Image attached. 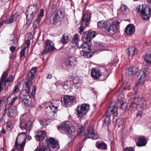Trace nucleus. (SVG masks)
Instances as JSON below:
<instances>
[{"label":"nucleus","mask_w":151,"mask_h":151,"mask_svg":"<svg viewBox=\"0 0 151 151\" xmlns=\"http://www.w3.org/2000/svg\"><path fill=\"white\" fill-rule=\"evenodd\" d=\"M95 36V33L94 32H91L88 33L85 32L83 34L82 37L83 40L86 43L87 42H89L91 40L92 38H93Z\"/></svg>","instance_id":"15"},{"label":"nucleus","mask_w":151,"mask_h":151,"mask_svg":"<svg viewBox=\"0 0 151 151\" xmlns=\"http://www.w3.org/2000/svg\"><path fill=\"white\" fill-rule=\"evenodd\" d=\"M17 99V96H15V97L13 98L11 100V102L9 103V105H10V106H12L13 105L15 101Z\"/></svg>","instance_id":"48"},{"label":"nucleus","mask_w":151,"mask_h":151,"mask_svg":"<svg viewBox=\"0 0 151 151\" xmlns=\"http://www.w3.org/2000/svg\"><path fill=\"white\" fill-rule=\"evenodd\" d=\"M30 99L27 98H23L22 103L24 105H28L31 103L30 100H29Z\"/></svg>","instance_id":"41"},{"label":"nucleus","mask_w":151,"mask_h":151,"mask_svg":"<svg viewBox=\"0 0 151 151\" xmlns=\"http://www.w3.org/2000/svg\"><path fill=\"white\" fill-rule=\"evenodd\" d=\"M86 136L88 138H90L94 139H96L98 137L97 134L95 133L93 126L88 128Z\"/></svg>","instance_id":"12"},{"label":"nucleus","mask_w":151,"mask_h":151,"mask_svg":"<svg viewBox=\"0 0 151 151\" xmlns=\"http://www.w3.org/2000/svg\"><path fill=\"white\" fill-rule=\"evenodd\" d=\"M1 133L4 134H5L6 133V130L5 129H2V130H1Z\"/></svg>","instance_id":"59"},{"label":"nucleus","mask_w":151,"mask_h":151,"mask_svg":"<svg viewBox=\"0 0 151 151\" xmlns=\"http://www.w3.org/2000/svg\"><path fill=\"white\" fill-rule=\"evenodd\" d=\"M109 75V73L107 70L104 71L102 74H101L100 78L101 80L104 81L105 80Z\"/></svg>","instance_id":"33"},{"label":"nucleus","mask_w":151,"mask_h":151,"mask_svg":"<svg viewBox=\"0 0 151 151\" xmlns=\"http://www.w3.org/2000/svg\"><path fill=\"white\" fill-rule=\"evenodd\" d=\"M26 138L27 135L25 132H22L19 134L15 143V149L12 151H23Z\"/></svg>","instance_id":"3"},{"label":"nucleus","mask_w":151,"mask_h":151,"mask_svg":"<svg viewBox=\"0 0 151 151\" xmlns=\"http://www.w3.org/2000/svg\"><path fill=\"white\" fill-rule=\"evenodd\" d=\"M8 76V73L6 71L2 74L0 79V81L3 82V81H6L8 80L7 77Z\"/></svg>","instance_id":"36"},{"label":"nucleus","mask_w":151,"mask_h":151,"mask_svg":"<svg viewBox=\"0 0 151 151\" xmlns=\"http://www.w3.org/2000/svg\"><path fill=\"white\" fill-rule=\"evenodd\" d=\"M138 68L135 67H130L127 69L126 73L127 76H132L134 74L139 77V82L140 83L143 84L146 80V76L149 74V72L146 68H144L142 70L138 72Z\"/></svg>","instance_id":"1"},{"label":"nucleus","mask_w":151,"mask_h":151,"mask_svg":"<svg viewBox=\"0 0 151 151\" xmlns=\"http://www.w3.org/2000/svg\"><path fill=\"white\" fill-rule=\"evenodd\" d=\"M138 142L137 145L139 147L145 146L147 144V141L144 137H140L138 139Z\"/></svg>","instance_id":"27"},{"label":"nucleus","mask_w":151,"mask_h":151,"mask_svg":"<svg viewBox=\"0 0 151 151\" xmlns=\"http://www.w3.org/2000/svg\"><path fill=\"white\" fill-rule=\"evenodd\" d=\"M4 102V98H2L0 99V106H1L3 104Z\"/></svg>","instance_id":"55"},{"label":"nucleus","mask_w":151,"mask_h":151,"mask_svg":"<svg viewBox=\"0 0 151 151\" xmlns=\"http://www.w3.org/2000/svg\"><path fill=\"white\" fill-rule=\"evenodd\" d=\"M135 31L134 27L132 24H129L125 28V32L127 35H130L133 33Z\"/></svg>","instance_id":"22"},{"label":"nucleus","mask_w":151,"mask_h":151,"mask_svg":"<svg viewBox=\"0 0 151 151\" xmlns=\"http://www.w3.org/2000/svg\"><path fill=\"white\" fill-rule=\"evenodd\" d=\"M136 106V104L134 102H132L131 103V105H130L129 106L130 107H131L132 108H133L134 107Z\"/></svg>","instance_id":"53"},{"label":"nucleus","mask_w":151,"mask_h":151,"mask_svg":"<svg viewBox=\"0 0 151 151\" xmlns=\"http://www.w3.org/2000/svg\"><path fill=\"white\" fill-rule=\"evenodd\" d=\"M3 82L0 81V93H1V91L3 90V88L2 87Z\"/></svg>","instance_id":"52"},{"label":"nucleus","mask_w":151,"mask_h":151,"mask_svg":"<svg viewBox=\"0 0 151 151\" xmlns=\"http://www.w3.org/2000/svg\"><path fill=\"white\" fill-rule=\"evenodd\" d=\"M33 79H30L27 77V81L25 83L26 86V88L29 89V87L30 86L32 83V81Z\"/></svg>","instance_id":"38"},{"label":"nucleus","mask_w":151,"mask_h":151,"mask_svg":"<svg viewBox=\"0 0 151 151\" xmlns=\"http://www.w3.org/2000/svg\"><path fill=\"white\" fill-rule=\"evenodd\" d=\"M108 110V111L106 112L105 115L104 116V117H108L110 118L111 115L110 112L112 114L113 116H114L116 117L117 115V109L115 106L111 105L109 108Z\"/></svg>","instance_id":"14"},{"label":"nucleus","mask_w":151,"mask_h":151,"mask_svg":"<svg viewBox=\"0 0 151 151\" xmlns=\"http://www.w3.org/2000/svg\"><path fill=\"white\" fill-rule=\"evenodd\" d=\"M18 15L16 14H14L12 16L11 18L9 19H7L5 21L6 24H9L13 23L14 21L17 20V18Z\"/></svg>","instance_id":"31"},{"label":"nucleus","mask_w":151,"mask_h":151,"mask_svg":"<svg viewBox=\"0 0 151 151\" xmlns=\"http://www.w3.org/2000/svg\"><path fill=\"white\" fill-rule=\"evenodd\" d=\"M0 151H4V150L3 148H0Z\"/></svg>","instance_id":"63"},{"label":"nucleus","mask_w":151,"mask_h":151,"mask_svg":"<svg viewBox=\"0 0 151 151\" xmlns=\"http://www.w3.org/2000/svg\"><path fill=\"white\" fill-rule=\"evenodd\" d=\"M45 49L49 52H52L55 49L54 43L50 40H48L45 41Z\"/></svg>","instance_id":"17"},{"label":"nucleus","mask_w":151,"mask_h":151,"mask_svg":"<svg viewBox=\"0 0 151 151\" xmlns=\"http://www.w3.org/2000/svg\"><path fill=\"white\" fill-rule=\"evenodd\" d=\"M82 49V50H80L81 52L80 53L82 56L86 58H90L92 56V53L90 51L91 50L90 46L87 43H83L80 45V49Z\"/></svg>","instance_id":"7"},{"label":"nucleus","mask_w":151,"mask_h":151,"mask_svg":"<svg viewBox=\"0 0 151 151\" xmlns=\"http://www.w3.org/2000/svg\"><path fill=\"white\" fill-rule=\"evenodd\" d=\"M13 81V77L12 75H10L8 78V80L3 82L5 87L6 86V83H10Z\"/></svg>","instance_id":"37"},{"label":"nucleus","mask_w":151,"mask_h":151,"mask_svg":"<svg viewBox=\"0 0 151 151\" xmlns=\"http://www.w3.org/2000/svg\"><path fill=\"white\" fill-rule=\"evenodd\" d=\"M136 10L138 13H140L142 18L144 20H148L151 16V9L148 6L142 5L137 6Z\"/></svg>","instance_id":"4"},{"label":"nucleus","mask_w":151,"mask_h":151,"mask_svg":"<svg viewBox=\"0 0 151 151\" xmlns=\"http://www.w3.org/2000/svg\"><path fill=\"white\" fill-rule=\"evenodd\" d=\"M58 129H61L66 133L70 134L71 136H73L75 134V128L71 126L70 123L68 122H64L61 126L58 127Z\"/></svg>","instance_id":"6"},{"label":"nucleus","mask_w":151,"mask_h":151,"mask_svg":"<svg viewBox=\"0 0 151 151\" xmlns=\"http://www.w3.org/2000/svg\"><path fill=\"white\" fill-rule=\"evenodd\" d=\"M46 109L49 110L50 109L52 112L55 114L57 111V107L56 106L53 105L51 102H48L46 103L45 105Z\"/></svg>","instance_id":"21"},{"label":"nucleus","mask_w":151,"mask_h":151,"mask_svg":"<svg viewBox=\"0 0 151 151\" xmlns=\"http://www.w3.org/2000/svg\"><path fill=\"white\" fill-rule=\"evenodd\" d=\"M120 107L122 109H123L124 108L125 109L127 107V105L126 103L122 99H121L120 100Z\"/></svg>","instance_id":"40"},{"label":"nucleus","mask_w":151,"mask_h":151,"mask_svg":"<svg viewBox=\"0 0 151 151\" xmlns=\"http://www.w3.org/2000/svg\"><path fill=\"white\" fill-rule=\"evenodd\" d=\"M20 86L19 85H17L15 86L14 88V89L12 92V94H15V93H17L20 91L19 87Z\"/></svg>","instance_id":"44"},{"label":"nucleus","mask_w":151,"mask_h":151,"mask_svg":"<svg viewBox=\"0 0 151 151\" xmlns=\"http://www.w3.org/2000/svg\"><path fill=\"white\" fill-rule=\"evenodd\" d=\"M25 48H24L20 52V58L21 60H23L24 59L25 56Z\"/></svg>","instance_id":"43"},{"label":"nucleus","mask_w":151,"mask_h":151,"mask_svg":"<svg viewBox=\"0 0 151 151\" xmlns=\"http://www.w3.org/2000/svg\"><path fill=\"white\" fill-rule=\"evenodd\" d=\"M9 114L11 117H14L16 116L17 113L16 108L14 107V109H11L9 111Z\"/></svg>","instance_id":"39"},{"label":"nucleus","mask_w":151,"mask_h":151,"mask_svg":"<svg viewBox=\"0 0 151 151\" xmlns=\"http://www.w3.org/2000/svg\"><path fill=\"white\" fill-rule=\"evenodd\" d=\"M69 37L65 35H63L60 40V41L63 44H66L68 43Z\"/></svg>","instance_id":"32"},{"label":"nucleus","mask_w":151,"mask_h":151,"mask_svg":"<svg viewBox=\"0 0 151 151\" xmlns=\"http://www.w3.org/2000/svg\"><path fill=\"white\" fill-rule=\"evenodd\" d=\"M119 23L117 21L113 22L111 24H110L108 21L102 20L99 21L97 24V27L103 29L104 31L106 33H111L114 32L115 29L118 27Z\"/></svg>","instance_id":"2"},{"label":"nucleus","mask_w":151,"mask_h":151,"mask_svg":"<svg viewBox=\"0 0 151 151\" xmlns=\"http://www.w3.org/2000/svg\"><path fill=\"white\" fill-rule=\"evenodd\" d=\"M32 139L30 135H29L27 139L29 140H30V139Z\"/></svg>","instance_id":"60"},{"label":"nucleus","mask_w":151,"mask_h":151,"mask_svg":"<svg viewBox=\"0 0 151 151\" xmlns=\"http://www.w3.org/2000/svg\"><path fill=\"white\" fill-rule=\"evenodd\" d=\"M91 18V15L90 13L85 14L82 18L81 24L82 26L85 28L88 25L89 21Z\"/></svg>","instance_id":"16"},{"label":"nucleus","mask_w":151,"mask_h":151,"mask_svg":"<svg viewBox=\"0 0 151 151\" xmlns=\"http://www.w3.org/2000/svg\"><path fill=\"white\" fill-rule=\"evenodd\" d=\"M35 94V89L32 90L31 92L29 89L26 88V89L22 90L21 91V96H23L24 98H30L33 96Z\"/></svg>","instance_id":"13"},{"label":"nucleus","mask_w":151,"mask_h":151,"mask_svg":"<svg viewBox=\"0 0 151 151\" xmlns=\"http://www.w3.org/2000/svg\"><path fill=\"white\" fill-rule=\"evenodd\" d=\"M78 30L79 32L81 34L83 31V29L81 27H80L78 29Z\"/></svg>","instance_id":"56"},{"label":"nucleus","mask_w":151,"mask_h":151,"mask_svg":"<svg viewBox=\"0 0 151 151\" xmlns=\"http://www.w3.org/2000/svg\"><path fill=\"white\" fill-rule=\"evenodd\" d=\"M78 129L77 134L79 136H82L84 134V129L82 126H79Z\"/></svg>","instance_id":"34"},{"label":"nucleus","mask_w":151,"mask_h":151,"mask_svg":"<svg viewBox=\"0 0 151 151\" xmlns=\"http://www.w3.org/2000/svg\"><path fill=\"white\" fill-rule=\"evenodd\" d=\"M63 14V12L60 10H56L55 11L51 16L53 24H56L60 22Z\"/></svg>","instance_id":"9"},{"label":"nucleus","mask_w":151,"mask_h":151,"mask_svg":"<svg viewBox=\"0 0 151 151\" xmlns=\"http://www.w3.org/2000/svg\"><path fill=\"white\" fill-rule=\"evenodd\" d=\"M6 127L8 129H11L12 128L13 126L12 121H9L8 122Z\"/></svg>","instance_id":"47"},{"label":"nucleus","mask_w":151,"mask_h":151,"mask_svg":"<svg viewBox=\"0 0 151 151\" xmlns=\"http://www.w3.org/2000/svg\"><path fill=\"white\" fill-rule=\"evenodd\" d=\"M121 13L123 15H127L129 12V10L127 6L124 4H122L120 8Z\"/></svg>","instance_id":"28"},{"label":"nucleus","mask_w":151,"mask_h":151,"mask_svg":"<svg viewBox=\"0 0 151 151\" xmlns=\"http://www.w3.org/2000/svg\"><path fill=\"white\" fill-rule=\"evenodd\" d=\"M87 139L86 138H84L83 139V142H84V141Z\"/></svg>","instance_id":"64"},{"label":"nucleus","mask_w":151,"mask_h":151,"mask_svg":"<svg viewBox=\"0 0 151 151\" xmlns=\"http://www.w3.org/2000/svg\"><path fill=\"white\" fill-rule=\"evenodd\" d=\"M48 52H49L48 51H47L46 49H45L43 50L41 53L42 55H45Z\"/></svg>","instance_id":"54"},{"label":"nucleus","mask_w":151,"mask_h":151,"mask_svg":"<svg viewBox=\"0 0 151 151\" xmlns=\"http://www.w3.org/2000/svg\"><path fill=\"white\" fill-rule=\"evenodd\" d=\"M63 87L66 90L68 89L69 87L66 84H64V85H63Z\"/></svg>","instance_id":"57"},{"label":"nucleus","mask_w":151,"mask_h":151,"mask_svg":"<svg viewBox=\"0 0 151 151\" xmlns=\"http://www.w3.org/2000/svg\"><path fill=\"white\" fill-rule=\"evenodd\" d=\"M96 146L99 149H103L105 150L107 148V145L104 142L96 143Z\"/></svg>","instance_id":"29"},{"label":"nucleus","mask_w":151,"mask_h":151,"mask_svg":"<svg viewBox=\"0 0 151 151\" xmlns=\"http://www.w3.org/2000/svg\"><path fill=\"white\" fill-rule=\"evenodd\" d=\"M47 145L49 148H52L54 150H57L59 148V145L57 140L53 138L50 137L47 140Z\"/></svg>","instance_id":"10"},{"label":"nucleus","mask_w":151,"mask_h":151,"mask_svg":"<svg viewBox=\"0 0 151 151\" xmlns=\"http://www.w3.org/2000/svg\"><path fill=\"white\" fill-rule=\"evenodd\" d=\"M35 151H50V149L45 146H43L39 149H36Z\"/></svg>","instance_id":"42"},{"label":"nucleus","mask_w":151,"mask_h":151,"mask_svg":"<svg viewBox=\"0 0 151 151\" xmlns=\"http://www.w3.org/2000/svg\"><path fill=\"white\" fill-rule=\"evenodd\" d=\"M62 101L63 105L65 107L76 103L74 96L68 95L65 96L63 99V101L62 100Z\"/></svg>","instance_id":"11"},{"label":"nucleus","mask_w":151,"mask_h":151,"mask_svg":"<svg viewBox=\"0 0 151 151\" xmlns=\"http://www.w3.org/2000/svg\"><path fill=\"white\" fill-rule=\"evenodd\" d=\"M81 148H82V147L81 148H78L77 150V151H80Z\"/></svg>","instance_id":"61"},{"label":"nucleus","mask_w":151,"mask_h":151,"mask_svg":"<svg viewBox=\"0 0 151 151\" xmlns=\"http://www.w3.org/2000/svg\"><path fill=\"white\" fill-rule=\"evenodd\" d=\"M124 151H133V148L131 147H127L125 148Z\"/></svg>","instance_id":"50"},{"label":"nucleus","mask_w":151,"mask_h":151,"mask_svg":"<svg viewBox=\"0 0 151 151\" xmlns=\"http://www.w3.org/2000/svg\"><path fill=\"white\" fill-rule=\"evenodd\" d=\"M25 42L26 43V45H27V46L25 45V47H27L29 46L30 44V40H27Z\"/></svg>","instance_id":"51"},{"label":"nucleus","mask_w":151,"mask_h":151,"mask_svg":"<svg viewBox=\"0 0 151 151\" xmlns=\"http://www.w3.org/2000/svg\"><path fill=\"white\" fill-rule=\"evenodd\" d=\"M104 121L105 123L106 124L108 125L111 123V121L110 120V118L108 117H104Z\"/></svg>","instance_id":"46"},{"label":"nucleus","mask_w":151,"mask_h":151,"mask_svg":"<svg viewBox=\"0 0 151 151\" xmlns=\"http://www.w3.org/2000/svg\"><path fill=\"white\" fill-rule=\"evenodd\" d=\"M39 10L38 6L35 4L29 6L27 10V23L30 24L35 17Z\"/></svg>","instance_id":"5"},{"label":"nucleus","mask_w":151,"mask_h":151,"mask_svg":"<svg viewBox=\"0 0 151 151\" xmlns=\"http://www.w3.org/2000/svg\"><path fill=\"white\" fill-rule=\"evenodd\" d=\"M48 121L45 119H43L40 121V124L43 127H45L48 124Z\"/></svg>","instance_id":"45"},{"label":"nucleus","mask_w":151,"mask_h":151,"mask_svg":"<svg viewBox=\"0 0 151 151\" xmlns=\"http://www.w3.org/2000/svg\"><path fill=\"white\" fill-rule=\"evenodd\" d=\"M89 109V105L86 104H82L80 106H78L76 109L77 115L81 117L87 113Z\"/></svg>","instance_id":"8"},{"label":"nucleus","mask_w":151,"mask_h":151,"mask_svg":"<svg viewBox=\"0 0 151 151\" xmlns=\"http://www.w3.org/2000/svg\"><path fill=\"white\" fill-rule=\"evenodd\" d=\"M148 2L150 4H151V0H147Z\"/></svg>","instance_id":"62"},{"label":"nucleus","mask_w":151,"mask_h":151,"mask_svg":"<svg viewBox=\"0 0 151 151\" xmlns=\"http://www.w3.org/2000/svg\"><path fill=\"white\" fill-rule=\"evenodd\" d=\"M52 77V75L50 73H49L47 77V78L49 79H51Z\"/></svg>","instance_id":"58"},{"label":"nucleus","mask_w":151,"mask_h":151,"mask_svg":"<svg viewBox=\"0 0 151 151\" xmlns=\"http://www.w3.org/2000/svg\"><path fill=\"white\" fill-rule=\"evenodd\" d=\"M77 64V61L76 58L74 57H70L68 58L66 62L67 65L69 67L75 66Z\"/></svg>","instance_id":"19"},{"label":"nucleus","mask_w":151,"mask_h":151,"mask_svg":"<svg viewBox=\"0 0 151 151\" xmlns=\"http://www.w3.org/2000/svg\"><path fill=\"white\" fill-rule=\"evenodd\" d=\"M46 136V132L44 131H41L38 132L37 135L35 136V138L37 141H41L43 140Z\"/></svg>","instance_id":"25"},{"label":"nucleus","mask_w":151,"mask_h":151,"mask_svg":"<svg viewBox=\"0 0 151 151\" xmlns=\"http://www.w3.org/2000/svg\"><path fill=\"white\" fill-rule=\"evenodd\" d=\"M16 49L15 47L14 46H12L10 47V51L12 52H14Z\"/></svg>","instance_id":"49"},{"label":"nucleus","mask_w":151,"mask_h":151,"mask_svg":"<svg viewBox=\"0 0 151 151\" xmlns=\"http://www.w3.org/2000/svg\"><path fill=\"white\" fill-rule=\"evenodd\" d=\"M31 124V122H30L22 119L21 120L19 125L21 129H27V128L29 127Z\"/></svg>","instance_id":"23"},{"label":"nucleus","mask_w":151,"mask_h":151,"mask_svg":"<svg viewBox=\"0 0 151 151\" xmlns=\"http://www.w3.org/2000/svg\"><path fill=\"white\" fill-rule=\"evenodd\" d=\"M91 75L94 79H97L100 78L101 73L99 69L93 68L91 70Z\"/></svg>","instance_id":"24"},{"label":"nucleus","mask_w":151,"mask_h":151,"mask_svg":"<svg viewBox=\"0 0 151 151\" xmlns=\"http://www.w3.org/2000/svg\"><path fill=\"white\" fill-rule=\"evenodd\" d=\"M37 71L36 67L32 68L30 70L28 73L27 78H28L30 79H33Z\"/></svg>","instance_id":"26"},{"label":"nucleus","mask_w":151,"mask_h":151,"mask_svg":"<svg viewBox=\"0 0 151 151\" xmlns=\"http://www.w3.org/2000/svg\"><path fill=\"white\" fill-rule=\"evenodd\" d=\"M126 51L128 55L132 57L137 54L138 53L137 50L134 47H129Z\"/></svg>","instance_id":"20"},{"label":"nucleus","mask_w":151,"mask_h":151,"mask_svg":"<svg viewBox=\"0 0 151 151\" xmlns=\"http://www.w3.org/2000/svg\"><path fill=\"white\" fill-rule=\"evenodd\" d=\"M40 12L38 17L35 20V23L33 25V27L35 29L38 27L41 19L44 16V10L42 9H41L40 10Z\"/></svg>","instance_id":"18"},{"label":"nucleus","mask_w":151,"mask_h":151,"mask_svg":"<svg viewBox=\"0 0 151 151\" xmlns=\"http://www.w3.org/2000/svg\"><path fill=\"white\" fill-rule=\"evenodd\" d=\"M146 64L148 66L151 65V54H146L144 58Z\"/></svg>","instance_id":"30"},{"label":"nucleus","mask_w":151,"mask_h":151,"mask_svg":"<svg viewBox=\"0 0 151 151\" xmlns=\"http://www.w3.org/2000/svg\"><path fill=\"white\" fill-rule=\"evenodd\" d=\"M78 35L77 34H76L74 36L72 39V42L73 44V45L72 46L75 47L76 46L78 45Z\"/></svg>","instance_id":"35"}]
</instances>
